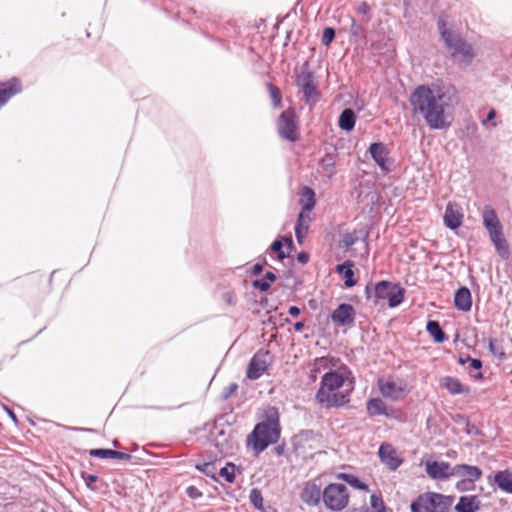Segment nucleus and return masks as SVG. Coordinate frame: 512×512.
<instances>
[{"instance_id": "c9c22d12", "label": "nucleus", "mask_w": 512, "mask_h": 512, "mask_svg": "<svg viewBox=\"0 0 512 512\" xmlns=\"http://www.w3.org/2000/svg\"><path fill=\"white\" fill-rule=\"evenodd\" d=\"M350 36L355 41H366V28L363 24L357 23L354 18L351 19Z\"/></svg>"}, {"instance_id": "58836bf2", "label": "nucleus", "mask_w": 512, "mask_h": 512, "mask_svg": "<svg viewBox=\"0 0 512 512\" xmlns=\"http://www.w3.org/2000/svg\"><path fill=\"white\" fill-rule=\"evenodd\" d=\"M276 280V274L273 271H267L261 280H258V290L261 292L267 291L271 284Z\"/></svg>"}, {"instance_id": "20e7f679", "label": "nucleus", "mask_w": 512, "mask_h": 512, "mask_svg": "<svg viewBox=\"0 0 512 512\" xmlns=\"http://www.w3.org/2000/svg\"><path fill=\"white\" fill-rule=\"evenodd\" d=\"M280 415L276 407L267 405L258 415V454L270 445L277 444L281 437Z\"/></svg>"}, {"instance_id": "4be33fe9", "label": "nucleus", "mask_w": 512, "mask_h": 512, "mask_svg": "<svg viewBox=\"0 0 512 512\" xmlns=\"http://www.w3.org/2000/svg\"><path fill=\"white\" fill-rule=\"evenodd\" d=\"M369 153L375 163L384 171H389L386 165L388 151L382 142H374L369 146Z\"/></svg>"}, {"instance_id": "37998d69", "label": "nucleus", "mask_w": 512, "mask_h": 512, "mask_svg": "<svg viewBox=\"0 0 512 512\" xmlns=\"http://www.w3.org/2000/svg\"><path fill=\"white\" fill-rule=\"evenodd\" d=\"M336 31L333 27H325L322 34L321 42L324 46H329L335 39Z\"/></svg>"}, {"instance_id": "1a4fd4ad", "label": "nucleus", "mask_w": 512, "mask_h": 512, "mask_svg": "<svg viewBox=\"0 0 512 512\" xmlns=\"http://www.w3.org/2000/svg\"><path fill=\"white\" fill-rule=\"evenodd\" d=\"M277 126L281 138L290 142H296L299 139L298 122L292 108H288L280 114Z\"/></svg>"}, {"instance_id": "4c0bfd02", "label": "nucleus", "mask_w": 512, "mask_h": 512, "mask_svg": "<svg viewBox=\"0 0 512 512\" xmlns=\"http://www.w3.org/2000/svg\"><path fill=\"white\" fill-rule=\"evenodd\" d=\"M266 87L273 107H278L281 104L282 100L281 90L272 83H266Z\"/></svg>"}, {"instance_id": "393cba45", "label": "nucleus", "mask_w": 512, "mask_h": 512, "mask_svg": "<svg viewBox=\"0 0 512 512\" xmlns=\"http://www.w3.org/2000/svg\"><path fill=\"white\" fill-rule=\"evenodd\" d=\"M441 385L451 395L468 394L470 392L469 386L463 385L462 382L451 376H445L441 379Z\"/></svg>"}, {"instance_id": "680f3d73", "label": "nucleus", "mask_w": 512, "mask_h": 512, "mask_svg": "<svg viewBox=\"0 0 512 512\" xmlns=\"http://www.w3.org/2000/svg\"><path fill=\"white\" fill-rule=\"evenodd\" d=\"M309 258H310L309 254L305 251H302V252L298 253V255H297V261L301 264L308 263Z\"/></svg>"}, {"instance_id": "603ef678", "label": "nucleus", "mask_w": 512, "mask_h": 512, "mask_svg": "<svg viewBox=\"0 0 512 512\" xmlns=\"http://www.w3.org/2000/svg\"><path fill=\"white\" fill-rule=\"evenodd\" d=\"M237 383H230L228 386L224 387L221 393L222 400H227L232 394H234L238 389Z\"/></svg>"}, {"instance_id": "aec40b11", "label": "nucleus", "mask_w": 512, "mask_h": 512, "mask_svg": "<svg viewBox=\"0 0 512 512\" xmlns=\"http://www.w3.org/2000/svg\"><path fill=\"white\" fill-rule=\"evenodd\" d=\"M22 89L21 83L17 78H12L4 83H0V107L19 93Z\"/></svg>"}, {"instance_id": "bb28decb", "label": "nucleus", "mask_w": 512, "mask_h": 512, "mask_svg": "<svg viewBox=\"0 0 512 512\" xmlns=\"http://www.w3.org/2000/svg\"><path fill=\"white\" fill-rule=\"evenodd\" d=\"M480 509V501L476 495L461 496L455 506L456 512H477Z\"/></svg>"}, {"instance_id": "412c9836", "label": "nucleus", "mask_w": 512, "mask_h": 512, "mask_svg": "<svg viewBox=\"0 0 512 512\" xmlns=\"http://www.w3.org/2000/svg\"><path fill=\"white\" fill-rule=\"evenodd\" d=\"M454 306L457 310L468 312L472 307V296L466 286L459 287L454 294Z\"/></svg>"}, {"instance_id": "a878e982", "label": "nucleus", "mask_w": 512, "mask_h": 512, "mask_svg": "<svg viewBox=\"0 0 512 512\" xmlns=\"http://www.w3.org/2000/svg\"><path fill=\"white\" fill-rule=\"evenodd\" d=\"M368 236V233H363L362 231H356L348 232L342 235V238L339 242L340 248H342L344 251L348 252L353 245H355L360 239H362L364 242H366V238ZM367 246V243H365Z\"/></svg>"}, {"instance_id": "7ed1b4c3", "label": "nucleus", "mask_w": 512, "mask_h": 512, "mask_svg": "<svg viewBox=\"0 0 512 512\" xmlns=\"http://www.w3.org/2000/svg\"><path fill=\"white\" fill-rule=\"evenodd\" d=\"M437 27L441 39L450 51L451 57L460 65H470L475 56L472 45L465 41L458 32L447 27L444 15L439 16Z\"/></svg>"}, {"instance_id": "f704fd0d", "label": "nucleus", "mask_w": 512, "mask_h": 512, "mask_svg": "<svg viewBox=\"0 0 512 512\" xmlns=\"http://www.w3.org/2000/svg\"><path fill=\"white\" fill-rule=\"evenodd\" d=\"M302 196L306 199V203L303 205L301 211L308 214L316 204L315 192L312 188L304 186L302 189Z\"/></svg>"}, {"instance_id": "f3484780", "label": "nucleus", "mask_w": 512, "mask_h": 512, "mask_svg": "<svg viewBox=\"0 0 512 512\" xmlns=\"http://www.w3.org/2000/svg\"><path fill=\"white\" fill-rule=\"evenodd\" d=\"M453 476H457L465 482L474 483L481 478L482 470L473 465L457 464L453 466Z\"/></svg>"}, {"instance_id": "864d4df0", "label": "nucleus", "mask_w": 512, "mask_h": 512, "mask_svg": "<svg viewBox=\"0 0 512 512\" xmlns=\"http://www.w3.org/2000/svg\"><path fill=\"white\" fill-rule=\"evenodd\" d=\"M487 231L492 243H495L496 241L504 238L502 226L500 228H494Z\"/></svg>"}, {"instance_id": "dca6fc26", "label": "nucleus", "mask_w": 512, "mask_h": 512, "mask_svg": "<svg viewBox=\"0 0 512 512\" xmlns=\"http://www.w3.org/2000/svg\"><path fill=\"white\" fill-rule=\"evenodd\" d=\"M378 455L382 463H384L390 470H396L400 467L403 460L398 457L396 450L392 445L383 443L380 445Z\"/></svg>"}, {"instance_id": "4d7b16f0", "label": "nucleus", "mask_w": 512, "mask_h": 512, "mask_svg": "<svg viewBox=\"0 0 512 512\" xmlns=\"http://www.w3.org/2000/svg\"><path fill=\"white\" fill-rule=\"evenodd\" d=\"M313 436L312 430H302L297 435L294 436L295 445L299 440H309Z\"/></svg>"}, {"instance_id": "473e14b6", "label": "nucleus", "mask_w": 512, "mask_h": 512, "mask_svg": "<svg viewBox=\"0 0 512 512\" xmlns=\"http://www.w3.org/2000/svg\"><path fill=\"white\" fill-rule=\"evenodd\" d=\"M482 218L483 225L486 228V230L500 228L502 226L498 219L496 211L490 205L484 206Z\"/></svg>"}, {"instance_id": "f03ea898", "label": "nucleus", "mask_w": 512, "mask_h": 512, "mask_svg": "<svg viewBox=\"0 0 512 512\" xmlns=\"http://www.w3.org/2000/svg\"><path fill=\"white\" fill-rule=\"evenodd\" d=\"M348 374H351V371L344 372L336 369L335 371L325 372L315 395L316 401L327 409L339 408L349 403L348 394L336 392L343 386Z\"/></svg>"}, {"instance_id": "6e6552de", "label": "nucleus", "mask_w": 512, "mask_h": 512, "mask_svg": "<svg viewBox=\"0 0 512 512\" xmlns=\"http://www.w3.org/2000/svg\"><path fill=\"white\" fill-rule=\"evenodd\" d=\"M296 84L303 93L307 104H314L319 99L320 93L315 84L313 72L309 70L307 62L302 65L300 73L297 74Z\"/></svg>"}, {"instance_id": "ddd939ff", "label": "nucleus", "mask_w": 512, "mask_h": 512, "mask_svg": "<svg viewBox=\"0 0 512 512\" xmlns=\"http://www.w3.org/2000/svg\"><path fill=\"white\" fill-rule=\"evenodd\" d=\"M355 309L351 304L341 303L331 314V320L339 326L352 325L355 321Z\"/></svg>"}, {"instance_id": "5fc2aeb1", "label": "nucleus", "mask_w": 512, "mask_h": 512, "mask_svg": "<svg viewBox=\"0 0 512 512\" xmlns=\"http://www.w3.org/2000/svg\"><path fill=\"white\" fill-rule=\"evenodd\" d=\"M247 447L256 453V426L247 436Z\"/></svg>"}, {"instance_id": "ea45409f", "label": "nucleus", "mask_w": 512, "mask_h": 512, "mask_svg": "<svg viewBox=\"0 0 512 512\" xmlns=\"http://www.w3.org/2000/svg\"><path fill=\"white\" fill-rule=\"evenodd\" d=\"M494 246H495V249L498 253V255L503 259V260H508L509 257H510V250H509V245H508V242L507 240L504 238L496 241L495 243H493Z\"/></svg>"}, {"instance_id": "c756f323", "label": "nucleus", "mask_w": 512, "mask_h": 512, "mask_svg": "<svg viewBox=\"0 0 512 512\" xmlns=\"http://www.w3.org/2000/svg\"><path fill=\"white\" fill-rule=\"evenodd\" d=\"M356 124V113L351 108H345L339 116L338 126L340 129L346 132H350L354 129Z\"/></svg>"}, {"instance_id": "b1692460", "label": "nucleus", "mask_w": 512, "mask_h": 512, "mask_svg": "<svg viewBox=\"0 0 512 512\" xmlns=\"http://www.w3.org/2000/svg\"><path fill=\"white\" fill-rule=\"evenodd\" d=\"M463 214L455 208L452 203H448L444 214V224L447 228L455 230L462 224Z\"/></svg>"}, {"instance_id": "7c9ffc66", "label": "nucleus", "mask_w": 512, "mask_h": 512, "mask_svg": "<svg viewBox=\"0 0 512 512\" xmlns=\"http://www.w3.org/2000/svg\"><path fill=\"white\" fill-rule=\"evenodd\" d=\"M309 222V214H305L303 211H301L297 216V221L294 228L296 239L300 244L303 242V239L308 232Z\"/></svg>"}, {"instance_id": "423d86ee", "label": "nucleus", "mask_w": 512, "mask_h": 512, "mask_svg": "<svg viewBox=\"0 0 512 512\" xmlns=\"http://www.w3.org/2000/svg\"><path fill=\"white\" fill-rule=\"evenodd\" d=\"M322 500L328 510L341 511L349 503L348 489L342 483H330L323 490Z\"/></svg>"}, {"instance_id": "09e8293b", "label": "nucleus", "mask_w": 512, "mask_h": 512, "mask_svg": "<svg viewBox=\"0 0 512 512\" xmlns=\"http://www.w3.org/2000/svg\"><path fill=\"white\" fill-rule=\"evenodd\" d=\"M246 377L250 380L256 379V354H254L248 364Z\"/></svg>"}, {"instance_id": "f257e3e1", "label": "nucleus", "mask_w": 512, "mask_h": 512, "mask_svg": "<svg viewBox=\"0 0 512 512\" xmlns=\"http://www.w3.org/2000/svg\"><path fill=\"white\" fill-rule=\"evenodd\" d=\"M410 103L414 112L420 113L431 129H443L450 125L445 117L448 102L441 89L434 90L427 85H420L412 92Z\"/></svg>"}, {"instance_id": "338daca9", "label": "nucleus", "mask_w": 512, "mask_h": 512, "mask_svg": "<svg viewBox=\"0 0 512 512\" xmlns=\"http://www.w3.org/2000/svg\"><path fill=\"white\" fill-rule=\"evenodd\" d=\"M288 312H289V314H290L291 316L296 317V316H299V315H300L301 310H300V308H299V307H297V306H290V307H289Z\"/></svg>"}, {"instance_id": "72a5a7b5", "label": "nucleus", "mask_w": 512, "mask_h": 512, "mask_svg": "<svg viewBox=\"0 0 512 512\" xmlns=\"http://www.w3.org/2000/svg\"><path fill=\"white\" fill-rule=\"evenodd\" d=\"M426 331L430 334L436 343H443L447 340V335L442 329L440 323L436 320H428Z\"/></svg>"}, {"instance_id": "3c124183", "label": "nucleus", "mask_w": 512, "mask_h": 512, "mask_svg": "<svg viewBox=\"0 0 512 512\" xmlns=\"http://www.w3.org/2000/svg\"><path fill=\"white\" fill-rule=\"evenodd\" d=\"M356 12L359 15L367 16L366 22H369L372 18V15L370 13V6L366 2H361L356 8Z\"/></svg>"}, {"instance_id": "a18cd8bd", "label": "nucleus", "mask_w": 512, "mask_h": 512, "mask_svg": "<svg viewBox=\"0 0 512 512\" xmlns=\"http://www.w3.org/2000/svg\"><path fill=\"white\" fill-rule=\"evenodd\" d=\"M81 477L84 480L87 488L91 491H98L97 487H95L93 484L99 480V477L95 474H87L85 472L81 473Z\"/></svg>"}, {"instance_id": "0eeeda50", "label": "nucleus", "mask_w": 512, "mask_h": 512, "mask_svg": "<svg viewBox=\"0 0 512 512\" xmlns=\"http://www.w3.org/2000/svg\"><path fill=\"white\" fill-rule=\"evenodd\" d=\"M215 429L217 432H211V445L214 447V449L209 450L211 456L214 459H221L234 454L237 444L231 435L223 429L218 430L217 427Z\"/></svg>"}, {"instance_id": "e2e57ef3", "label": "nucleus", "mask_w": 512, "mask_h": 512, "mask_svg": "<svg viewBox=\"0 0 512 512\" xmlns=\"http://www.w3.org/2000/svg\"><path fill=\"white\" fill-rule=\"evenodd\" d=\"M285 447H286V444L285 442H282L281 444H278L273 448V452L277 455V456H282L285 452Z\"/></svg>"}, {"instance_id": "de8ad7c7", "label": "nucleus", "mask_w": 512, "mask_h": 512, "mask_svg": "<svg viewBox=\"0 0 512 512\" xmlns=\"http://www.w3.org/2000/svg\"><path fill=\"white\" fill-rule=\"evenodd\" d=\"M195 468L206 476L214 477L215 467L213 463L197 464Z\"/></svg>"}, {"instance_id": "69168bd1", "label": "nucleus", "mask_w": 512, "mask_h": 512, "mask_svg": "<svg viewBox=\"0 0 512 512\" xmlns=\"http://www.w3.org/2000/svg\"><path fill=\"white\" fill-rule=\"evenodd\" d=\"M256 499H257V496H256V487L255 488H252L250 490V493H249V500L251 502V504L256 508Z\"/></svg>"}, {"instance_id": "2eb2a0df", "label": "nucleus", "mask_w": 512, "mask_h": 512, "mask_svg": "<svg viewBox=\"0 0 512 512\" xmlns=\"http://www.w3.org/2000/svg\"><path fill=\"white\" fill-rule=\"evenodd\" d=\"M322 493L320 485L315 481H308L301 490L300 498L308 506H317L322 499Z\"/></svg>"}, {"instance_id": "5701e85b", "label": "nucleus", "mask_w": 512, "mask_h": 512, "mask_svg": "<svg viewBox=\"0 0 512 512\" xmlns=\"http://www.w3.org/2000/svg\"><path fill=\"white\" fill-rule=\"evenodd\" d=\"M338 159V153L336 149L326 151V153L320 158L319 166L328 178H332L336 174L335 166Z\"/></svg>"}, {"instance_id": "774afa93", "label": "nucleus", "mask_w": 512, "mask_h": 512, "mask_svg": "<svg viewBox=\"0 0 512 512\" xmlns=\"http://www.w3.org/2000/svg\"><path fill=\"white\" fill-rule=\"evenodd\" d=\"M305 327L304 321H298L294 323V330L297 332H301Z\"/></svg>"}, {"instance_id": "e433bc0d", "label": "nucleus", "mask_w": 512, "mask_h": 512, "mask_svg": "<svg viewBox=\"0 0 512 512\" xmlns=\"http://www.w3.org/2000/svg\"><path fill=\"white\" fill-rule=\"evenodd\" d=\"M338 478L342 479L346 483H348L351 487L358 490H367L368 485L362 482L357 476L348 473H340Z\"/></svg>"}, {"instance_id": "f8f14e48", "label": "nucleus", "mask_w": 512, "mask_h": 512, "mask_svg": "<svg viewBox=\"0 0 512 512\" xmlns=\"http://www.w3.org/2000/svg\"><path fill=\"white\" fill-rule=\"evenodd\" d=\"M378 386L383 397L393 401H399L406 395V384L403 382L398 384L393 380H379Z\"/></svg>"}, {"instance_id": "a19ab883", "label": "nucleus", "mask_w": 512, "mask_h": 512, "mask_svg": "<svg viewBox=\"0 0 512 512\" xmlns=\"http://www.w3.org/2000/svg\"><path fill=\"white\" fill-rule=\"evenodd\" d=\"M235 469L236 466L233 463L228 462L220 469L219 475L223 477L226 482L233 483L235 481Z\"/></svg>"}, {"instance_id": "6e6d98bb", "label": "nucleus", "mask_w": 512, "mask_h": 512, "mask_svg": "<svg viewBox=\"0 0 512 512\" xmlns=\"http://www.w3.org/2000/svg\"><path fill=\"white\" fill-rule=\"evenodd\" d=\"M186 494L191 498V499H198L200 497H202V492L194 485H191V486H188L187 489H186Z\"/></svg>"}, {"instance_id": "cd10ccee", "label": "nucleus", "mask_w": 512, "mask_h": 512, "mask_svg": "<svg viewBox=\"0 0 512 512\" xmlns=\"http://www.w3.org/2000/svg\"><path fill=\"white\" fill-rule=\"evenodd\" d=\"M273 362L274 356L267 348L261 347L258 349V378L262 374L268 373Z\"/></svg>"}, {"instance_id": "39448f33", "label": "nucleus", "mask_w": 512, "mask_h": 512, "mask_svg": "<svg viewBox=\"0 0 512 512\" xmlns=\"http://www.w3.org/2000/svg\"><path fill=\"white\" fill-rule=\"evenodd\" d=\"M366 299H372L377 305L380 300H388L390 308L398 307L405 299V289L398 283H392L387 280H381L376 284L369 283L365 287Z\"/></svg>"}, {"instance_id": "2f4dec72", "label": "nucleus", "mask_w": 512, "mask_h": 512, "mask_svg": "<svg viewBox=\"0 0 512 512\" xmlns=\"http://www.w3.org/2000/svg\"><path fill=\"white\" fill-rule=\"evenodd\" d=\"M494 482L504 492L512 493V472L502 470L494 475Z\"/></svg>"}, {"instance_id": "8fccbe9b", "label": "nucleus", "mask_w": 512, "mask_h": 512, "mask_svg": "<svg viewBox=\"0 0 512 512\" xmlns=\"http://www.w3.org/2000/svg\"><path fill=\"white\" fill-rule=\"evenodd\" d=\"M496 110L494 108H491L486 117L481 121V124L483 126H487L488 124H490L492 127H496L497 126V122L494 121V119L496 118Z\"/></svg>"}, {"instance_id": "052dcab7", "label": "nucleus", "mask_w": 512, "mask_h": 512, "mask_svg": "<svg viewBox=\"0 0 512 512\" xmlns=\"http://www.w3.org/2000/svg\"><path fill=\"white\" fill-rule=\"evenodd\" d=\"M469 365L474 370H480L483 366V363L480 359L471 358V360H469Z\"/></svg>"}, {"instance_id": "bf43d9fd", "label": "nucleus", "mask_w": 512, "mask_h": 512, "mask_svg": "<svg viewBox=\"0 0 512 512\" xmlns=\"http://www.w3.org/2000/svg\"><path fill=\"white\" fill-rule=\"evenodd\" d=\"M258 512H275L274 509L269 507L268 509L263 506V498L261 493L258 491Z\"/></svg>"}, {"instance_id": "79ce46f5", "label": "nucleus", "mask_w": 512, "mask_h": 512, "mask_svg": "<svg viewBox=\"0 0 512 512\" xmlns=\"http://www.w3.org/2000/svg\"><path fill=\"white\" fill-rule=\"evenodd\" d=\"M89 455L91 457L101 458V459H112L113 450L106 448H96L90 449Z\"/></svg>"}, {"instance_id": "13d9d810", "label": "nucleus", "mask_w": 512, "mask_h": 512, "mask_svg": "<svg viewBox=\"0 0 512 512\" xmlns=\"http://www.w3.org/2000/svg\"><path fill=\"white\" fill-rule=\"evenodd\" d=\"M131 458H132V456L128 453L113 450L112 459L128 461Z\"/></svg>"}, {"instance_id": "49530a36", "label": "nucleus", "mask_w": 512, "mask_h": 512, "mask_svg": "<svg viewBox=\"0 0 512 512\" xmlns=\"http://www.w3.org/2000/svg\"><path fill=\"white\" fill-rule=\"evenodd\" d=\"M411 512H428L426 511V504L424 503L423 494L419 495L410 505Z\"/></svg>"}, {"instance_id": "c03bdc74", "label": "nucleus", "mask_w": 512, "mask_h": 512, "mask_svg": "<svg viewBox=\"0 0 512 512\" xmlns=\"http://www.w3.org/2000/svg\"><path fill=\"white\" fill-rule=\"evenodd\" d=\"M370 504L375 512H385V504L381 496L372 494L370 496Z\"/></svg>"}, {"instance_id": "9b49d317", "label": "nucleus", "mask_w": 512, "mask_h": 512, "mask_svg": "<svg viewBox=\"0 0 512 512\" xmlns=\"http://www.w3.org/2000/svg\"><path fill=\"white\" fill-rule=\"evenodd\" d=\"M425 471L433 480H446L453 476V466L445 461H427Z\"/></svg>"}, {"instance_id": "4468645a", "label": "nucleus", "mask_w": 512, "mask_h": 512, "mask_svg": "<svg viewBox=\"0 0 512 512\" xmlns=\"http://www.w3.org/2000/svg\"><path fill=\"white\" fill-rule=\"evenodd\" d=\"M333 369H338L339 371L350 372L349 367L342 363L341 360L337 357L333 356H324L318 357L314 360L313 363V371L321 372L324 370L334 371Z\"/></svg>"}, {"instance_id": "9d476101", "label": "nucleus", "mask_w": 512, "mask_h": 512, "mask_svg": "<svg viewBox=\"0 0 512 512\" xmlns=\"http://www.w3.org/2000/svg\"><path fill=\"white\" fill-rule=\"evenodd\" d=\"M426 511L428 512H449L454 502V497L436 492L423 493Z\"/></svg>"}, {"instance_id": "c85d7f7f", "label": "nucleus", "mask_w": 512, "mask_h": 512, "mask_svg": "<svg viewBox=\"0 0 512 512\" xmlns=\"http://www.w3.org/2000/svg\"><path fill=\"white\" fill-rule=\"evenodd\" d=\"M337 273L343 275L344 283L347 288H351L356 285L357 281L354 277L353 262L347 260L336 266Z\"/></svg>"}, {"instance_id": "a211bd4d", "label": "nucleus", "mask_w": 512, "mask_h": 512, "mask_svg": "<svg viewBox=\"0 0 512 512\" xmlns=\"http://www.w3.org/2000/svg\"><path fill=\"white\" fill-rule=\"evenodd\" d=\"M293 248L294 243L290 235L281 236L275 239L270 246L271 251L275 252L277 254V259L281 261L290 256Z\"/></svg>"}, {"instance_id": "0e129e2a", "label": "nucleus", "mask_w": 512, "mask_h": 512, "mask_svg": "<svg viewBox=\"0 0 512 512\" xmlns=\"http://www.w3.org/2000/svg\"><path fill=\"white\" fill-rule=\"evenodd\" d=\"M467 483L468 482H465L463 480H460L456 483V489L460 492H464V491H467L468 490V487H467Z\"/></svg>"}, {"instance_id": "6ab92c4d", "label": "nucleus", "mask_w": 512, "mask_h": 512, "mask_svg": "<svg viewBox=\"0 0 512 512\" xmlns=\"http://www.w3.org/2000/svg\"><path fill=\"white\" fill-rule=\"evenodd\" d=\"M367 412L370 416H386L387 418H394L395 410L386 405L381 398H371L366 404Z\"/></svg>"}]
</instances>
